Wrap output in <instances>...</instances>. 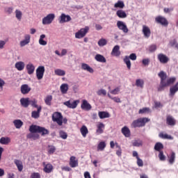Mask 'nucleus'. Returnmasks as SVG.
<instances>
[{
	"label": "nucleus",
	"instance_id": "nucleus-35",
	"mask_svg": "<svg viewBox=\"0 0 178 178\" xmlns=\"http://www.w3.org/2000/svg\"><path fill=\"white\" fill-rule=\"evenodd\" d=\"M163 149V144L160 142H157L154 145V150L157 151V152H161Z\"/></svg>",
	"mask_w": 178,
	"mask_h": 178
},
{
	"label": "nucleus",
	"instance_id": "nucleus-47",
	"mask_svg": "<svg viewBox=\"0 0 178 178\" xmlns=\"http://www.w3.org/2000/svg\"><path fill=\"white\" fill-rule=\"evenodd\" d=\"M136 86L137 87H140V88H144V80H143V79H136Z\"/></svg>",
	"mask_w": 178,
	"mask_h": 178
},
{
	"label": "nucleus",
	"instance_id": "nucleus-26",
	"mask_svg": "<svg viewBox=\"0 0 178 178\" xmlns=\"http://www.w3.org/2000/svg\"><path fill=\"white\" fill-rule=\"evenodd\" d=\"M116 15L118 16V17H120V19H126V17H127V14H126V11L123 10H117Z\"/></svg>",
	"mask_w": 178,
	"mask_h": 178
},
{
	"label": "nucleus",
	"instance_id": "nucleus-59",
	"mask_svg": "<svg viewBox=\"0 0 178 178\" xmlns=\"http://www.w3.org/2000/svg\"><path fill=\"white\" fill-rule=\"evenodd\" d=\"M149 52H155L156 51V45L155 44H152L149 47Z\"/></svg>",
	"mask_w": 178,
	"mask_h": 178
},
{
	"label": "nucleus",
	"instance_id": "nucleus-46",
	"mask_svg": "<svg viewBox=\"0 0 178 178\" xmlns=\"http://www.w3.org/2000/svg\"><path fill=\"white\" fill-rule=\"evenodd\" d=\"M114 8H119L120 9H123V8H124V3L122 1H118L114 4Z\"/></svg>",
	"mask_w": 178,
	"mask_h": 178
},
{
	"label": "nucleus",
	"instance_id": "nucleus-14",
	"mask_svg": "<svg viewBox=\"0 0 178 178\" xmlns=\"http://www.w3.org/2000/svg\"><path fill=\"white\" fill-rule=\"evenodd\" d=\"M166 124L168 126H176V120L172 115H167Z\"/></svg>",
	"mask_w": 178,
	"mask_h": 178
},
{
	"label": "nucleus",
	"instance_id": "nucleus-20",
	"mask_svg": "<svg viewBox=\"0 0 178 178\" xmlns=\"http://www.w3.org/2000/svg\"><path fill=\"white\" fill-rule=\"evenodd\" d=\"M42 109V107H41V106H40L38 108L37 111H32L31 118H33V119H38V118H40V113H41Z\"/></svg>",
	"mask_w": 178,
	"mask_h": 178
},
{
	"label": "nucleus",
	"instance_id": "nucleus-45",
	"mask_svg": "<svg viewBox=\"0 0 178 178\" xmlns=\"http://www.w3.org/2000/svg\"><path fill=\"white\" fill-rule=\"evenodd\" d=\"M38 101L35 99L29 100V105H31V106H33V108H37V109H38V108H40V106H38Z\"/></svg>",
	"mask_w": 178,
	"mask_h": 178
},
{
	"label": "nucleus",
	"instance_id": "nucleus-63",
	"mask_svg": "<svg viewBox=\"0 0 178 178\" xmlns=\"http://www.w3.org/2000/svg\"><path fill=\"white\" fill-rule=\"evenodd\" d=\"M163 105L161 103V102H154V108H162Z\"/></svg>",
	"mask_w": 178,
	"mask_h": 178
},
{
	"label": "nucleus",
	"instance_id": "nucleus-42",
	"mask_svg": "<svg viewBox=\"0 0 178 178\" xmlns=\"http://www.w3.org/2000/svg\"><path fill=\"white\" fill-rule=\"evenodd\" d=\"M13 124L16 129H21L22 126H23V122L21 120H15Z\"/></svg>",
	"mask_w": 178,
	"mask_h": 178
},
{
	"label": "nucleus",
	"instance_id": "nucleus-53",
	"mask_svg": "<svg viewBox=\"0 0 178 178\" xmlns=\"http://www.w3.org/2000/svg\"><path fill=\"white\" fill-rule=\"evenodd\" d=\"M60 137L63 138V140H66L67 138V134L63 131H60Z\"/></svg>",
	"mask_w": 178,
	"mask_h": 178
},
{
	"label": "nucleus",
	"instance_id": "nucleus-21",
	"mask_svg": "<svg viewBox=\"0 0 178 178\" xmlns=\"http://www.w3.org/2000/svg\"><path fill=\"white\" fill-rule=\"evenodd\" d=\"M31 91V88L27 84H24L21 86V92L22 94L26 95L29 94V92Z\"/></svg>",
	"mask_w": 178,
	"mask_h": 178
},
{
	"label": "nucleus",
	"instance_id": "nucleus-32",
	"mask_svg": "<svg viewBox=\"0 0 178 178\" xmlns=\"http://www.w3.org/2000/svg\"><path fill=\"white\" fill-rule=\"evenodd\" d=\"M14 163L16 165L19 172H22L23 170V162H22V161L15 159Z\"/></svg>",
	"mask_w": 178,
	"mask_h": 178
},
{
	"label": "nucleus",
	"instance_id": "nucleus-12",
	"mask_svg": "<svg viewBox=\"0 0 178 178\" xmlns=\"http://www.w3.org/2000/svg\"><path fill=\"white\" fill-rule=\"evenodd\" d=\"M117 27L119 29V30H122L123 33H129L127 25H126V24L122 21L117 22Z\"/></svg>",
	"mask_w": 178,
	"mask_h": 178
},
{
	"label": "nucleus",
	"instance_id": "nucleus-30",
	"mask_svg": "<svg viewBox=\"0 0 178 178\" xmlns=\"http://www.w3.org/2000/svg\"><path fill=\"white\" fill-rule=\"evenodd\" d=\"M159 137L163 138V140H173V136L168 135V134H164L163 132H161L159 134Z\"/></svg>",
	"mask_w": 178,
	"mask_h": 178
},
{
	"label": "nucleus",
	"instance_id": "nucleus-60",
	"mask_svg": "<svg viewBox=\"0 0 178 178\" xmlns=\"http://www.w3.org/2000/svg\"><path fill=\"white\" fill-rule=\"evenodd\" d=\"M31 178H41V175L38 172H33L31 175Z\"/></svg>",
	"mask_w": 178,
	"mask_h": 178
},
{
	"label": "nucleus",
	"instance_id": "nucleus-4",
	"mask_svg": "<svg viewBox=\"0 0 178 178\" xmlns=\"http://www.w3.org/2000/svg\"><path fill=\"white\" fill-rule=\"evenodd\" d=\"M53 122H56L58 126H62L63 124V116L60 112H55L52 115Z\"/></svg>",
	"mask_w": 178,
	"mask_h": 178
},
{
	"label": "nucleus",
	"instance_id": "nucleus-51",
	"mask_svg": "<svg viewBox=\"0 0 178 178\" xmlns=\"http://www.w3.org/2000/svg\"><path fill=\"white\" fill-rule=\"evenodd\" d=\"M147 112H149V108L145 107V108H140L138 111V113L140 115H143V113H147Z\"/></svg>",
	"mask_w": 178,
	"mask_h": 178
},
{
	"label": "nucleus",
	"instance_id": "nucleus-48",
	"mask_svg": "<svg viewBox=\"0 0 178 178\" xmlns=\"http://www.w3.org/2000/svg\"><path fill=\"white\" fill-rule=\"evenodd\" d=\"M55 74L56 76H65L66 74V72L64 70L57 69L54 71Z\"/></svg>",
	"mask_w": 178,
	"mask_h": 178
},
{
	"label": "nucleus",
	"instance_id": "nucleus-52",
	"mask_svg": "<svg viewBox=\"0 0 178 178\" xmlns=\"http://www.w3.org/2000/svg\"><path fill=\"white\" fill-rule=\"evenodd\" d=\"M120 92V88L119 87H117L114 90L110 91L111 94H113V95H118V94H119Z\"/></svg>",
	"mask_w": 178,
	"mask_h": 178
},
{
	"label": "nucleus",
	"instance_id": "nucleus-64",
	"mask_svg": "<svg viewBox=\"0 0 178 178\" xmlns=\"http://www.w3.org/2000/svg\"><path fill=\"white\" fill-rule=\"evenodd\" d=\"M13 12V8L8 7L6 8V13H8V15H10Z\"/></svg>",
	"mask_w": 178,
	"mask_h": 178
},
{
	"label": "nucleus",
	"instance_id": "nucleus-62",
	"mask_svg": "<svg viewBox=\"0 0 178 178\" xmlns=\"http://www.w3.org/2000/svg\"><path fill=\"white\" fill-rule=\"evenodd\" d=\"M128 58H129L131 60H136L137 59V56L136 55V54L132 53L129 55Z\"/></svg>",
	"mask_w": 178,
	"mask_h": 178
},
{
	"label": "nucleus",
	"instance_id": "nucleus-54",
	"mask_svg": "<svg viewBox=\"0 0 178 178\" xmlns=\"http://www.w3.org/2000/svg\"><path fill=\"white\" fill-rule=\"evenodd\" d=\"M106 44H107V42L105 39H101L98 42V45L99 47H104V46L106 45Z\"/></svg>",
	"mask_w": 178,
	"mask_h": 178
},
{
	"label": "nucleus",
	"instance_id": "nucleus-25",
	"mask_svg": "<svg viewBox=\"0 0 178 178\" xmlns=\"http://www.w3.org/2000/svg\"><path fill=\"white\" fill-rule=\"evenodd\" d=\"M26 70L28 74H33L34 73V71L35 70V67L32 63H29L26 65Z\"/></svg>",
	"mask_w": 178,
	"mask_h": 178
},
{
	"label": "nucleus",
	"instance_id": "nucleus-56",
	"mask_svg": "<svg viewBox=\"0 0 178 178\" xmlns=\"http://www.w3.org/2000/svg\"><path fill=\"white\" fill-rule=\"evenodd\" d=\"M136 159H137L136 163L138 166H139L140 168H143V166H144V162L143 161V160L140 159V157Z\"/></svg>",
	"mask_w": 178,
	"mask_h": 178
},
{
	"label": "nucleus",
	"instance_id": "nucleus-7",
	"mask_svg": "<svg viewBox=\"0 0 178 178\" xmlns=\"http://www.w3.org/2000/svg\"><path fill=\"white\" fill-rule=\"evenodd\" d=\"M44 73H45V67L39 66L36 70V77L38 80H42L44 77Z\"/></svg>",
	"mask_w": 178,
	"mask_h": 178
},
{
	"label": "nucleus",
	"instance_id": "nucleus-49",
	"mask_svg": "<svg viewBox=\"0 0 178 178\" xmlns=\"http://www.w3.org/2000/svg\"><path fill=\"white\" fill-rule=\"evenodd\" d=\"M159 160L164 162V161H166V156L163 154V151L162 152H159Z\"/></svg>",
	"mask_w": 178,
	"mask_h": 178
},
{
	"label": "nucleus",
	"instance_id": "nucleus-8",
	"mask_svg": "<svg viewBox=\"0 0 178 178\" xmlns=\"http://www.w3.org/2000/svg\"><path fill=\"white\" fill-rule=\"evenodd\" d=\"M72 20V17L69 15H66L65 13H62L61 15L58 18V21L60 24L63 23H67Z\"/></svg>",
	"mask_w": 178,
	"mask_h": 178
},
{
	"label": "nucleus",
	"instance_id": "nucleus-34",
	"mask_svg": "<svg viewBox=\"0 0 178 178\" xmlns=\"http://www.w3.org/2000/svg\"><path fill=\"white\" fill-rule=\"evenodd\" d=\"M80 132L82 134V136L86 138L87 134H88V129L86 125H83L80 129Z\"/></svg>",
	"mask_w": 178,
	"mask_h": 178
},
{
	"label": "nucleus",
	"instance_id": "nucleus-18",
	"mask_svg": "<svg viewBox=\"0 0 178 178\" xmlns=\"http://www.w3.org/2000/svg\"><path fill=\"white\" fill-rule=\"evenodd\" d=\"M111 55L113 56H120V47L119 45H115L113 47Z\"/></svg>",
	"mask_w": 178,
	"mask_h": 178
},
{
	"label": "nucleus",
	"instance_id": "nucleus-5",
	"mask_svg": "<svg viewBox=\"0 0 178 178\" xmlns=\"http://www.w3.org/2000/svg\"><path fill=\"white\" fill-rule=\"evenodd\" d=\"M155 22L157 23V24H161L164 27H168V26H169V22L168 21V19L165 17H163L161 15L156 17Z\"/></svg>",
	"mask_w": 178,
	"mask_h": 178
},
{
	"label": "nucleus",
	"instance_id": "nucleus-22",
	"mask_svg": "<svg viewBox=\"0 0 178 178\" xmlns=\"http://www.w3.org/2000/svg\"><path fill=\"white\" fill-rule=\"evenodd\" d=\"M97 130H96V133L97 134H102V133H104V130L105 129V124H104V123L102 122H99L97 125Z\"/></svg>",
	"mask_w": 178,
	"mask_h": 178
},
{
	"label": "nucleus",
	"instance_id": "nucleus-19",
	"mask_svg": "<svg viewBox=\"0 0 178 178\" xmlns=\"http://www.w3.org/2000/svg\"><path fill=\"white\" fill-rule=\"evenodd\" d=\"M20 104L23 108H29V105H30V99L29 97L22 98L20 99Z\"/></svg>",
	"mask_w": 178,
	"mask_h": 178
},
{
	"label": "nucleus",
	"instance_id": "nucleus-10",
	"mask_svg": "<svg viewBox=\"0 0 178 178\" xmlns=\"http://www.w3.org/2000/svg\"><path fill=\"white\" fill-rule=\"evenodd\" d=\"M79 102H80V101L79 100H75L73 102L69 100L64 102L63 105H65V106H67V108H70V109H75V108H77V105H79Z\"/></svg>",
	"mask_w": 178,
	"mask_h": 178
},
{
	"label": "nucleus",
	"instance_id": "nucleus-31",
	"mask_svg": "<svg viewBox=\"0 0 178 178\" xmlns=\"http://www.w3.org/2000/svg\"><path fill=\"white\" fill-rule=\"evenodd\" d=\"M95 59L101 63H106V58H105V57L101 54H97Z\"/></svg>",
	"mask_w": 178,
	"mask_h": 178
},
{
	"label": "nucleus",
	"instance_id": "nucleus-17",
	"mask_svg": "<svg viewBox=\"0 0 178 178\" xmlns=\"http://www.w3.org/2000/svg\"><path fill=\"white\" fill-rule=\"evenodd\" d=\"M121 133L124 136V137L129 138L130 136H131V133L130 131V129L127 127V126H124L121 129Z\"/></svg>",
	"mask_w": 178,
	"mask_h": 178
},
{
	"label": "nucleus",
	"instance_id": "nucleus-15",
	"mask_svg": "<svg viewBox=\"0 0 178 178\" xmlns=\"http://www.w3.org/2000/svg\"><path fill=\"white\" fill-rule=\"evenodd\" d=\"M143 33L145 38H149L151 37V29L145 25L143 26Z\"/></svg>",
	"mask_w": 178,
	"mask_h": 178
},
{
	"label": "nucleus",
	"instance_id": "nucleus-58",
	"mask_svg": "<svg viewBox=\"0 0 178 178\" xmlns=\"http://www.w3.org/2000/svg\"><path fill=\"white\" fill-rule=\"evenodd\" d=\"M115 145H116L117 148L119 149L116 152V155H118V156H122V149L120 148V146H119V145H118V143H115Z\"/></svg>",
	"mask_w": 178,
	"mask_h": 178
},
{
	"label": "nucleus",
	"instance_id": "nucleus-37",
	"mask_svg": "<svg viewBox=\"0 0 178 178\" xmlns=\"http://www.w3.org/2000/svg\"><path fill=\"white\" fill-rule=\"evenodd\" d=\"M24 66H25V64H24V63H23V61L17 62L15 63V67L19 72H22V70H24Z\"/></svg>",
	"mask_w": 178,
	"mask_h": 178
},
{
	"label": "nucleus",
	"instance_id": "nucleus-33",
	"mask_svg": "<svg viewBox=\"0 0 178 178\" xmlns=\"http://www.w3.org/2000/svg\"><path fill=\"white\" fill-rule=\"evenodd\" d=\"M98 115L100 119H106L108 118H111V115L106 111H99Z\"/></svg>",
	"mask_w": 178,
	"mask_h": 178
},
{
	"label": "nucleus",
	"instance_id": "nucleus-44",
	"mask_svg": "<svg viewBox=\"0 0 178 178\" xmlns=\"http://www.w3.org/2000/svg\"><path fill=\"white\" fill-rule=\"evenodd\" d=\"M106 147V143L104 141L100 142L97 145V151H104Z\"/></svg>",
	"mask_w": 178,
	"mask_h": 178
},
{
	"label": "nucleus",
	"instance_id": "nucleus-28",
	"mask_svg": "<svg viewBox=\"0 0 178 178\" xmlns=\"http://www.w3.org/2000/svg\"><path fill=\"white\" fill-rule=\"evenodd\" d=\"M81 69L83 70H86L87 72H89V73H94V70L92 69V67H90V65L86 63L81 64Z\"/></svg>",
	"mask_w": 178,
	"mask_h": 178
},
{
	"label": "nucleus",
	"instance_id": "nucleus-9",
	"mask_svg": "<svg viewBox=\"0 0 178 178\" xmlns=\"http://www.w3.org/2000/svg\"><path fill=\"white\" fill-rule=\"evenodd\" d=\"M55 19V14H49L42 19V24H51Z\"/></svg>",
	"mask_w": 178,
	"mask_h": 178
},
{
	"label": "nucleus",
	"instance_id": "nucleus-6",
	"mask_svg": "<svg viewBox=\"0 0 178 178\" xmlns=\"http://www.w3.org/2000/svg\"><path fill=\"white\" fill-rule=\"evenodd\" d=\"M90 31V27L85 26V28L81 29L78 32L75 33V38H83V37H86V35L88 31Z\"/></svg>",
	"mask_w": 178,
	"mask_h": 178
},
{
	"label": "nucleus",
	"instance_id": "nucleus-11",
	"mask_svg": "<svg viewBox=\"0 0 178 178\" xmlns=\"http://www.w3.org/2000/svg\"><path fill=\"white\" fill-rule=\"evenodd\" d=\"M158 60H159L160 63L166 64L170 59L166 55L161 53L157 55Z\"/></svg>",
	"mask_w": 178,
	"mask_h": 178
},
{
	"label": "nucleus",
	"instance_id": "nucleus-29",
	"mask_svg": "<svg viewBox=\"0 0 178 178\" xmlns=\"http://www.w3.org/2000/svg\"><path fill=\"white\" fill-rule=\"evenodd\" d=\"M81 69L83 70H86L87 72H89V73H94V70L92 69V67H90V65L86 63L81 64Z\"/></svg>",
	"mask_w": 178,
	"mask_h": 178
},
{
	"label": "nucleus",
	"instance_id": "nucleus-1",
	"mask_svg": "<svg viewBox=\"0 0 178 178\" xmlns=\"http://www.w3.org/2000/svg\"><path fill=\"white\" fill-rule=\"evenodd\" d=\"M159 77L160 78V86L158 88V91H163L166 87H169L172 84H175L176 82V77L172 76L168 78V74L163 71H161L158 74Z\"/></svg>",
	"mask_w": 178,
	"mask_h": 178
},
{
	"label": "nucleus",
	"instance_id": "nucleus-39",
	"mask_svg": "<svg viewBox=\"0 0 178 178\" xmlns=\"http://www.w3.org/2000/svg\"><path fill=\"white\" fill-rule=\"evenodd\" d=\"M52 95H47L45 98H44V103L46 104V105H47L48 106H51V102H52Z\"/></svg>",
	"mask_w": 178,
	"mask_h": 178
},
{
	"label": "nucleus",
	"instance_id": "nucleus-38",
	"mask_svg": "<svg viewBox=\"0 0 178 178\" xmlns=\"http://www.w3.org/2000/svg\"><path fill=\"white\" fill-rule=\"evenodd\" d=\"M10 143V138L9 137H2L0 138V144L3 145H8Z\"/></svg>",
	"mask_w": 178,
	"mask_h": 178
},
{
	"label": "nucleus",
	"instance_id": "nucleus-55",
	"mask_svg": "<svg viewBox=\"0 0 178 178\" xmlns=\"http://www.w3.org/2000/svg\"><path fill=\"white\" fill-rule=\"evenodd\" d=\"M97 95H106V90L105 89H100L97 92Z\"/></svg>",
	"mask_w": 178,
	"mask_h": 178
},
{
	"label": "nucleus",
	"instance_id": "nucleus-2",
	"mask_svg": "<svg viewBox=\"0 0 178 178\" xmlns=\"http://www.w3.org/2000/svg\"><path fill=\"white\" fill-rule=\"evenodd\" d=\"M29 131L31 134L27 135V138H32L33 140H38V138H40L39 134H41V136L49 134V131H48V129L38 125H31Z\"/></svg>",
	"mask_w": 178,
	"mask_h": 178
},
{
	"label": "nucleus",
	"instance_id": "nucleus-57",
	"mask_svg": "<svg viewBox=\"0 0 178 178\" xmlns=\"http://www.w3.org/2000/svg\"><path fill=\"white\" fill-rule=\"evenodd\" d=\"M134 147H141L143 145V142L141 140H135L133 143Z\"/></svg>",
	"mask_w": 178,
	"mask_h": 178
},
{
	"label": "nucleus",
	"instance_id": "nucleus-16",
	"mask_svg": "<svg viewBox=\"0 0 178 178\" xmlns=\"http://www.w3.org/2000/svg\"><path fill=\"white\" fill-rule=\"evenodd\" d=\"M70 166L71 168H77V166H79V161L76 159V156H72L70 157Z\"/></svg>",
	"mask_w": 178,
	"mask_h": 178
},
{
	"label": "nucleus",
	"instance_id": "nucleus-3",
	"mask_svg": "<svg viewBox=\"0 0 178 178\" xmlns=\"http://www.w3.org/2000/svg\"><path fill=\"white\" fill-rule=\"evenodd\" d=\"M150 120H151L148 118H140L134 120L131 124V127H134V129H136V127H144Z\"/></svg>",
	"mask_w": 178,
	"mask_h": 178
},
{
	"label": "nucleus",
	"instance_id": "nucleus-36",
	"mask_svg": "<svg viewBox=\"0 0 178 178\" xmlns=\"http://www.w3.org/2000/svg\"><path fill=\"white\" fill-rule=\"evenodd\" d=\"M60 90L63 94H67L69 90V85L67 83H63L60 87Z\"/></svg>",
	"mask_w": 178,
	"mask_h": 178
},
{
	"label": "nucleus",
	"instance_id": "nucleus-50",
	"mask_svg": "<svg viewBox=\"0 0 178 178\" xmlns=\"http://www.w3.org/2000/svg\"><path fill=\"white\" fill-rule=\"evenodd\" d=\"M22 11L19 10H15V17L17 19V20H22Z\"/></svg>",
	"mask_w": 178,
	"mask_h": 178
},
{
	"label": "nucleus",
	"instance_id": "nucleus-41",
	"mask_svg": "<svg viewBox=\"0 0 178 178\" xmlns=\"http://www.w3.org/2000/svg\"><path fill=\"white\" fill-rule=\"evenodd\" d=\"M45 37H46L45 34H42L40 36V39H39V44H40V45L45 46V45H47L48 44L47 40H44V38H45Z\"/></svg>",
	"mask_w": 178,
	"mask_h": 178
},
{
	"label": "nucleus",
	"instance_id": "nucleus-43",
	"mask_svg": "<svg viewBox=\"0 0 178 178\" xmlns=\"http://www.w3.org/2000/svg\"><path fill=\"white\" fill-rule=\"evenodd\" d=\"M124 62L127 65V69L130 70V69H131V62L130 61L129 56H126L124 57Z\"/></svg>",
	"mask_w": 178,
	"mask_h": 178
},
{
	"label": "nucleus",
	"instance_id": "nucleus-40",
	"mask_svg": "<svg viewBox=\"0 0 178 178\" xmlns=\"http://www.w3.org/2000/svg\"><path fill=\"white\" fill-rule=\"evenodd\" d=\"M55 151H56V147H55V146L51 145L47 146V152L49 155H52L55 153Z\"/></svg>",
	"mask_w": 178,
	"mask_h": 178
},
{
	"label": "nucleus",
	"instance_id": "nucleus-13",
	"mask_svg": "<svg viewBox=\"0 0 178 178\" xmlns=\"http://www.w3.org/2000/svg\"><path fill=\"white\" fill-rule=\"evenodd\" d=\"M81 108L83 111H91L92 109V106L90 103H88V101L83 99L82 100V103L81 104Z\"/></svg>",
	"mask_w": 178,
	"mask_h": 178
},
{
	"label": "nucleus",
	"instance_id": "nucleus-61",
	"mask_svg": "<svg viewBox=\"0 0 178 178\" xmlns=\"http://www.w3.org/2000/svg\"><path fill=\"white\" fill-rule=\"evenodd\" d=\"M142 63L144 66H148L149 65V58H144L142 60Z\"/></svg>",
	"mask_w": 178,
	"mask_h": 178
},
{
	"label": "nucleus",
	"instance_id": "nucleus-27",
	"mask_svg": "<svg viewBox=\"0 0 178 178\" xmlns=\"http://www.w3.org/2000/svg\"><path fill=\"white\" fill-rule=\"evenodd\" d=\"M30 35H25L24 40L20 42V47H24L30 42Z\"/></svg>",
	"mask_w": 178,
	"mask_h": 178
},
{
	"label": "nucleus",
	"instance_id": "nucleus-23",
	"mask_svg": "<svg viewBox=\"0 0 178 178\" xmlns=\"http://www.w3.org/2000/svg\"><path fill=\"white\" fill-rule=\"evenodd\" d=\"M43 165L44 166V172H45V173H51L54 170V166H52V164L51 163L45 164V162H44Z\"/></svg>",
	"mask_w": 178,
	"mask_h": 178
},
{
	"label": "nucleus",
	"instance_id": "nucleus-24",
	"mask_svg": "<svg viewBox=\"0 0 178 178\" xmlns=\"http://www.w3.org/2000/svg\"><path fill=\"white\" fill-rule=\"evenodd\" d=\"M168 158L169 163L170 165H173L175 163V161H176V153H175V152H172Z\"/></svg>",
	"mask_w": 178,
	"mask_h": 178
}]
</instances>
